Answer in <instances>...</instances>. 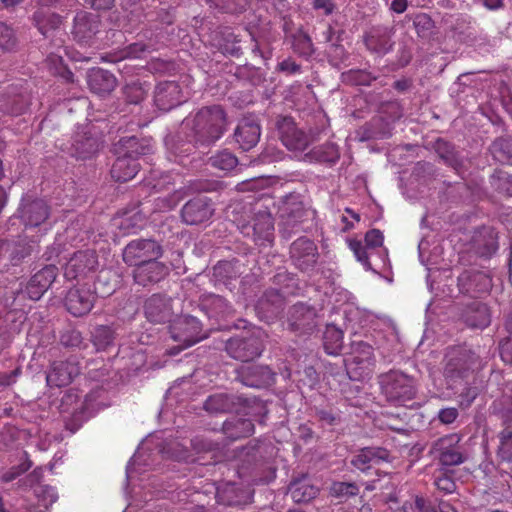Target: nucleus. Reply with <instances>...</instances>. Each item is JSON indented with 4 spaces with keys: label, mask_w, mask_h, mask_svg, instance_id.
<instances>
[{
    "label": "nucleus",
    "mask_w": 512,
    "mask_h": 512,
    "mask_svg": "<svg viewBox=\"0 0 512 512\" xmlns=\"http://www.w3.org/2000/svg\"><path fill=\"white\" fill-rule=\"evenodd\" d=\"M226 125V113L220 105L204 106L183 122V128L191 131L190 142L194 145L215 143L223 136Z\"/></svg>",
    "instance_id": "1"
},
{
    "label": "nucleus",
    "mask_w": 512,
    "mask_h": 512,
    "mask_svg": "<svg viewBox=\"0 0 512 512\" xmlns=\"http://www.w3.org/2000/svg\"><path fill=\"white\" fill-rule=\"evenodd\" d=\"M245 216L235 218L241 234L250 238L258 246H268L274 241V222L271 213L266 207L256 203L254 206L244 207Z\"/></svg>",
    "instance_id": "2"
},
{
    "label": "nucleus",
    "mask_w": 512,
    "mask_h": 512,
    "mask_svg": "<svg viewBox=\"0 0 512 512\" xmlns=\"http://www.w3.org/2000/svg\"><path fill=\"white\" fill-rule=\"evenodd\" d=\"M265 333L261 328L252 327L226 341L227 354L238 361L249 362L261 356L264 351Z\"/></svg>",
    "instance_id": "3"
},
{
    "label": "nucleus",
    "mask_w": 512,
    "mask_h": 512,
    "mask_svg": "<svg viewBox=\"0 0 512 512\" xmlns=\"http://www.w3.org/2000/svg\"><path fill=\"white\" fill-rule=\"evenodd\" d=\"M204 409L209 413H243L253 415L254 411L264 409V406L256 397H245L243 395L216 393L210 395L205 403Z\"/></svg>",
    "instance_id": "4"
},
{
    "label": "nucleus",
    "mask_w": 512,
    "mask_h": 512,
    "mask_svg": "<svg viewBox=\"0 0 512 512\" xmlns=\"http://www.w3.org/2000/svg\"><path fill=\"white\" fill-rule=\"evenodd\" d=\"M379 383L386 400L394 405H403L416 395L414 379L400 371H389L381 375Z\"/></svg>",
    "instance_id": "5"
},
{
    "label": "nucleus",
    "mask_w": 512,
    "mask_h": 512,
    "mask_svg": "<svg viewBox=\"0 0 512 512\" xmlns=\"http://www.w3.org/2000/svg\"><path fill=\"white\" fill-rule=\"evenodd\" d=\"M169 331L171 338L179 343L178 346L169 350L170 355H176L206 338V334L202 331L201 322L191 315H184L175 319L169 326Z\"/></svg>",
    "instance_id": "6"
},
{
    "label": "nucleus",
    "mask_w": 512,
    "mask_h": 512,
    "mask_svg": "<svg viewBox=\"0 0 512 512\" xmlns=\"http://www.w3.org/2000/svg\"><path fill=\"white\" fill-rule=\"evenodd\" d=\"M103 143L102 134L92 124H85L73 134L69 152L78 160H89L99 153Z\"/></svg>",
    "instance_id": "7"
},
{
    "label": "nucleus",
    "mask_w": 512,
    "mask_h": 512,
    "mask_svg": "<svg viewBox=\"0 0 512 512\" xmlns=\"http://www.w3.org/2000/svg\"><path fill=\"white\" fill-rule=\"evenodd\" d=\"M474 364V354L462 347H453L446 354L444 376L450 388L454 389L457 383L465 381Z\"/></svg>",
    "instance_id": "8"
},
{
    "label": "nucleus",
    "mask_w": 512,
    "mask_h": 512,
    "mask_svg": "<svg viewBox=\"0 0 512 512\" xmlns=\"http://www.w3.org/2000/svg\"><path fill=\"white\" fill-rule=\"evenodd\" d=\"M99 268L98 255L95 250H79L74 252L64 266V277L67 280L94 279Z\"/></svg>",
    "instance_id": "9"
},
{
    "label": "nucleus",
    "mask_w": 512,
    "mask_h": 512,
    "mask_svg": "<svg viewBox=\"0 0 512 512\" xmlns=\"http://www.w3.org/2000/svg\"><path fill=\"white\" fill-rule=\"evenodd\" d=\"M292 264L303 273L314 270L319 252L315 242L307 237H300L292 242L289 249Z\"/></svg>",
    "instance_id": "10"
},
{
    "label": "nucleus",
    "mask_w": 512,
    "mask_h": 512,
    "mask_svg": "<svg viewBox=\"0 0 512 512\" xmlns=\"http://www.w3.org/2000/svg\"><path fill=\"white\" fill-rule=\"evenodd\" d=\"M162 246L153 239H135L123 250V261L129 266H137L153 258H160Z\"/></svg>",
    "instance_id": "11"
},
{
    "label": "nucleus",
    "mask_w": 512,
    "mask_h": 512,
    "mask_svg": "<svg viewBox=\"0 0 512 512\" xmlns=\"http://www.w3.org/2000/svg\"><path fill=\"white\" fill-rule=\"evenodd\" d=\"M96 298V291L91 286H75L67 292L64 304L70 314L81 317L92 310Z\"/></svg>",
    "instance_id": "12"
},
{
    "label": "nucleus",
    "mask_w": 512,
    "mask_h": 512,
    "mask_svg": "<svg viewBox=\"0 0 512 512\" xmlns=\"http://www.w3.org/2000/svg\"><path fill=\"white\" fill-rule=\"evenodd\" d=\"M459 290L473 298L486 295L492 288V279L478 270H465L458 276Z\"/></svg>",
    "instance_id": "13"
},
{
    "label": "nucleus",
    "mask_w": 512,
    "mask_h": 512,
    "mask_svg": "<svg viewBox=\"0 0 512 512\" xmlns=\"http://www.w3.org/2000/svg\"><path fill=\"white\" fill-rule=\"evenodd\" d=\"M213 214V203L205 196L190 199L181 209V219L187 225H199L207 222Z\"/></svg>",
    "instance_id": "14"
},
{
    "label": "nucleus",
    "mask_w": 512,
    "mask_h": 512,
    "mask_svg": "<svg viewBox=\"0 0 512 512\" xmlns=\"http://www.w3.org/2000/svg\"><path fill=\"white\" fill-rule=\"evenodd\" d=\"M237 379L251 388H266L274 384L275 373L266 365L250 364L237 370Z\"/></svg>",
    "instance_id": "15"
},
{
    "label": "nucleus",
    "mask_w": 512,
    "mask_h": 512,
    "mask_svg": "<svg viewBox=\"0 0 512 512\" xmlns=\"http://www.w3.org/2000/svg\"><path fill=\"white\" fill-rule=\"evenodd\" d=\"M80 374V366L76 360H58L50 365L46 376L47 384L50 387H65Z\"/></svg>",
    "instance_id": "16"
},
{
    "label": "nucleus",
    "mask_w": 512,
    "mask_h": 512,
    "mask_svg": "<svg viewBox=\"0 0 512 512\" xmlns=\"http://www.w3.org/2000/svg\"><path fill=\"white\" fill-rule=\"evenodd\" d=\"M185 101L182 88L176 81L159 82L155 87L154 103L161 111H170Z\"/></svg>",
    "instance_id": "17"
},
{
    "label": "nucleus",
    "mask_w": 512,
    "mask_h": 512,
    "mask_svg": "<svg viewBox=\"0 0 512 512\" xmlns=\"http://www.w3.org/2000/svg\"><path fill=\"white\" fill-rule=\"evenodd\" d=\"M279 138L289 150L303 151L309 144V137L297 128L291 117H283L277 122Z\"/></svg>",
    "instance_id": "18"
},
{
    "label": "nucleus",
    "mask_w": 512,
    "mask_h": 512,
    "mask_svg": "<svg viewBox=\"0 0 512 512\" xmlns=\"http://www.w3.org/2000/svg\"><path fill=\"white\" fill-rule=\"evenodd\" d=\"M57 275V266L53 264L44 266L41 270L31 276L22 293H24L30 300H39L55 281Z\"/></svg>",
    "instance_id": "19"
},
{
    "label": "nucleus",
    "mask_w": 512,
    "mask_h": 512,
    "mask_svg": "<svg viewBox=\"0 0 512 512\" xmlns=\"http://www.w3.org/2000/svg\"><path fill=\"white\" fill-rule=\"evenodd\" d=\"M158 259L159 258H153L135 266L133 278L137 284L145 287L150 284L158 283L169 274L167 265L158 261Z\"/></svg>",
    "instance_id": "20"
},
{
    "label": "nucleus",
    "mask_w": 512,
    "mask_h": 512,
    "mask_svg": "<svg viewBox=\"0 0 512 512\" xmlns=\"http://www.w3.org/2000/svg\"><path fill=\"white\" fill-rule=\"evenodd\" d=\"M19 213L26 227H38L48 219L50 207L42 199H23Z\"/></svg>",
    "instance_id": "21"
},
{
    "label": "nucleus",
    "mask_w": 512,
    "mask_h": 512,
    "mask_svg": "<svg viewBox=\"0 0 512 512\" xmlns=\"http://www.w3.org/2000/svg\"><path fill=\"white\" fill-rule=\"evenodd\" d=\"M146 318L153 323H165L173 315L172 299L163 294H153L144 306Z\"/></svg>",
    "instance_id": "22"
},
{
    "label": "nucleus",
    "mask_w": 512,
    "mask_h": 512,
    "mask_svg": "<svg viewBox=\"0 0 512 512\" xmlns=\"http://www.w3.org/2000/svg\"><path fill=\"white\" fill-rule=\"evenodd\" d=\"M390 452L383 447H364L357 451L351 459V465L356 469L366 472L373 465L382 462H391Z\"/></svg>",
    "instance_id": "23"
},
{
    "label": "nucleus",
    "mask_w": 512,
    "mask_h": 512,
    "mask_svg": "<svg viewBox=\"0 0 512 512\" xmlns=\"http://www.w3.org/2000/svg\"><path fill=\"white\" fill-rule=\"evenodd\" d=\"M33 251L30 243L24 239L18 241L4 240L0 242V263L7 261L5 265H19Z\"/></svg>",
    "instance_id": "24"
},
{
    "label": "nucleus",
    "mask_w": 512,
    "mask_h": 512,
    "mask_svg": "<svg viewBox=\"0 0 512 512\" xmlns=\"http://www.w3.org/2000/svg\"><path fill=\"white\" fill-rule=\"evenodd\" d=\"M316 312L304 303L294 304L289 311V327L292 331L305 333L316 325Z\"/></svg>",
    "instance_id": "25"
},
{
    "label": "nucleus",
    "mask_w": 512,
    "mask_h": 512,
    "mask_svg": "<svg viewBox=\"0 0 512 512\" xmlns=\"http://www.w3.org/2000/svg\"><path fill=\"white\" fill-rule=\"evenodd\" d=\"M100 20L98 15L79 12L74 18L73 35L81 43H88L98 32Z\"/></svg>",
    "instance_id": "26"
},
{
    "label": "nucleus",
    "mask_w": 512,
    "mask_h": 512,
    "mask_svg": "<svg viewBox=\"0 0 512 512\" xmlns=\"http://www.w3.org/2000/svg\"><path fill=\"white\" fill-rule=\"evenodd\" d=\"M39 7L32 15V22L38 31L45 37L59 29L62 16L44 5V0H38Z\"/></svg>",
    "instance_id": "27"
},
{
    "label": "nucleus",
    "mask_w": 512,
    "mask_h": 512,
    "mask_svg": "<svg viewBox=\"0 0 512 512\" xmlns=\"http://www.w3.org/2000/svg\"><path fill=\"white\" fill-rule=\"evenodd\" d=\"M87 84L92 93L104 97L116 88L117 79L107 70L92 68L87 73Z\"/></svg>",
    "instance_id": "28"
},
{
    "label": "nucleus",
    "mask_w": 512,
    "mask_h": 512,
    "mask_svg": "<svg viewBox=\"0 0 512 512\" xmlns=\"http://www.w3.org/2000/svg\"><path fill=\"white\" fill-rule=\"evenodd\" d=\"M153 145L150 139H139L135 136L122 137L115 144V153L129 158H135L151 153Z\"/></svg>",
    "instance_id": "29"
},
{
    "label": "nucleus",
    "mask_w": 512,
    "mask_h": 512,
    "mask_svg": "<svg viewBox=\"0 0 512 512\" xmlns=\"http://www.w3.org/2000/svg\"><path fill=\"white\" fill-rule=\"evenodd\" d=\"M261 135L260 125L251 119H242L236 130L235 138L240 147L248 151L252 149L259 142Z\"/></svg>",
    "instance_id": "30"
},
{
    "label": "nucleus",
    "mask_w": 512,
    "mask_h": 512,
    "mask_svg": "<svg viewBox=\"0 0 512 512\" xmlns=\"http://www.w3.org/2000/svg\"><path fill=\"white\" fill-rule=\"evenodd\" d=\"M364 44L371 53L384 55L392 47L387 29L373 27L364 35Z\"/></svg>",
    "instance_id": "31"
},
{
    "label": "nucleus",
    "mask_w": 512,
    "mask_h": 512,
    "mask_svg": "<svg viewBox=\"0 0 512 512\" xmlns=\"http://www.w3.org/2000/svg\"><path fill=\"white\" fill-rule=\"evenodd\" d=\"M222 432L229 440L236 441L253 435L255 426L250 419L232 417L223 423Z\"/></svg>",
    "instance_id": "32"
},
{
    "label": "nucleus",
    "mask_w": 512,
    "mask_h": 512,
    "mask_svg": "<svg viewBox=\"0 0 512 512\" xmlns=\"http://www.w3.org/2000/svg\"><path fill=\"white\" fill-rule=\"evenodd\" d=\"M201 309L210 319L222 320L228 318L233 309L225 298L219 295H208L201 300Z\"/></svg>",
    "instance_id": "33"
},
{
    "label": "nucleus",
    "mask_w": 512,
    "mask_h": 512,
    "mask_svg": "<svg viewBox=\"0 0 512 512\" xmlns=\"http://www.w3.org/2000/svg\"><path fill=\"white\" fill-rule=\"evenodd\" d=\"M140 164L135 158L118 155L114 161L110 174L116 182H128L139 172Z\"/></svg>",
    "instance_id": "34"
},
{
    "label": "nucleus",
    "mask_w": 512,
    "mask_h": 512,
    "mask_svg": "<svg viewBox=\"0 0 512 512\" xmlns=\"http://www.w3.org/2000/svg\"><path fill=\"white\" fill-rule=\"evenodd\" d=\"M288 491L294 502L306 503L318 495L319 488L310 483L307 475H303L301 478L293 479L290 482Z\"/></svg>",
    "instance_id": "35"
},
{
    "label": "nucleus",
    "mask_w": 512,
    "mask_h": 512,
    "mask_svg": "<svg viewBox=\"0 0 512 512\" xmlns=\"http://www.w3.org/2000/svg\"><path fill=\"white\" fill-rule=\"evenodd\" d=\"M219 35V49L224 55L232 57H240L242 55L241 43L243 38L241 35L235 34L230 27L221 28Z\"/></svg>",
    "instance_id": "36"
},
{
    "label": "nucleus",
    "mask_w": 512,
    "mask_h": 512,
    "mask_svg": "<svg viewBox=\"0 0 512 512\" xmlns=\"http://www.w3.org/2000/svg\"><path fill=\"white\" fill-rule=\"evenodd\" d=\"M465 322L472 328L483 329L490 324V312L486 304L473 302L465 312Z\"/></svg>",
    "instance_id": "37"
},
{
    "label": "nucleus",
    "mask_w": 512,
    "mask_h": 512,
    "mask_svg": "<svg viewBox=\"0 0 512 512\" xmlns=\"http://www.w3.org/2000/svg\"><path fill=\"white\" fill-rule=\"evenodd\" d=\"M323 346L329 355L340 354L343 347V332L335 327H328L324 333Z\"/></svg>",
    "instance_id": "38"
},
{
    "label": "nucleus",
    "mask_w": 512,
    "mask_h": 512,
    "mask_svg": "<svg viewBox=\"0 0 512 512\" xmlns=\"http://www.w3.org/2000/svg\"><path fill=\"white\" fill-rule=\"evenodd\" d=\"M359 492V486L354 482L334 481L329 488L330 496L340 501H345L351 497L357 496Z\"/></svg>",
    "instance_id": "39"
},
{
    "label": "nucleus",
    "mask_w": 512,
    "mask_h": 512,
    "mask_svg": "<svg viewBox=\"0 0 512 512\" xmlns=\"http://www.w3.org/2000/svg\"><path fill=\"white\" fill-rule=\"evenodd\" d=\"M147 93V83H142L139 80L131 81L127 83L123 88V94L126 101L131 104H139L146 98Z\"/></svg>",
    "instance_id": "40"
},
{
    "label": "nucleus",
    "mask_w": 512,
    "mask_h": 512,
    "mask_svg": "<svg viewBox=\"0 0 512 512\" xmlns=\"http://www.w3.org/2000/svg\"><path fill=\"white\" fill-rule=\"evenodd\" d=\"M312 153L317 161L331 165L335 164L340 158L339 147L332 142L314 148Z\"/></svg>",
    "instance_id": "41"
},
{
    "label": "nucleus",
    "mask_w": 512,
    "mask_h": 512,
    "mask_svg": "<svg viewBox=\"0 0 512 512\" xmlns=\"http://www.w3.org/2000/svg\"><path fill=\"white\" fill-rule=\"evenodd\" d=\"M210 8L222 13L238 14L246 10L248 0H206Z\"/></svg>",
    "instance_id": "42"
},
{
    "label": "nucleus",
    "mask_w": 512,
    "mask_h": 512,
    "mask_svg": "<svg viewBox=\"0 0 512 512\" xmlns=\"http://www.w3.org/2000/svg\"><path fill=\"white\" fill-rule=\"evenodd\" d=\"M341 77L344 83L362 86H369L377 79V76H374L371 72L362 69H350L343 72Z\"/></svg>",
    "instance_id": "43"
},
{
    "label": "nucleus",
    "mask_w": 512,
    "mask_h": 512,
    "mask_svg": "<svg viewBox=\"0 0 512 512\" xmlns=\"http://www.w3.org/2000/svg\"><path fill=\"white\" fill-rule=\"evenodd\" d=\"M209 164L215 169L228 172L238 165V159L233 153L223 150L211 156Z\"/></svg>",
    "instance_id": "44"
},
{
    "label": "nucleus",
    "mask_w": 512,
    "mask_h": 512,
    "mask_svg": "<svg viewBox=\"0 0 512 512\" xmlns=\"http://www.w3.org/2000/svg\"><path fill=\"white\" fill-rule=\"evenodd\" d=\"M497 456L504 462H512V427H505L498 435Z\"/></svg>",
    "instance_id": "45"
},
{
    "label": "nucleus",
    "mask_w": 512,
    "mask_h": 512,
    "mask_svg": "<svg viewBox=\"0 0 512 512\" xmlns=\"http://www.w3.org/2000/svg\"><path fill=\"white\" fill-rule=\"evenodd\" d=\"M492 187L505 196H512V175L503 170H495L491 176Z\"/></svg>",
    "instance_id": "46"
},
{
    "label": "nucleus",
    "mask_w": 512,
    "mask_h": 512,
    "mask_svg": "<svg viewBox=\"0 0 512 512\" xmlns=\"http://www.w3.org/2000/svg\"><path fill=\"white\" fill-rule=\"evenodd\" d=\"M114 331L109 326L101 325L95 328L92 341L98 351L106 350L114 341Z\"/></svg>",
    "instance_id": "47"
},
{
    "label": "nucleus",
    "mask_w": 512,
    "mask_h": 512,
    "mask_svg": "<svg viewBox=\"0 0 512 512\" xmlns=\"http://www.w3.org/2000/svg\"><path fill=\"white\" fill-rule=\"evenodd\" d=\"M460 437L457 434H450L439 438L433 444V453L437 457L444 455L445 452L450 453L460 449L459 447Z\"/></svg>",
    "instance_id": "48"
},
{
    "label": "nucleus",
    "mask_w": 512,
    "mask_h": 512,
    "mask_svg": "<svg viewBox=\"0 0 512 512\" xmlns=\"http://www.w3.org/2000/svg\"><path fill=\"white\" fill-rule=\"evenodd\" d=\"M490 152L493 157L502 163L511 162L512 159V146L510 142L503 138H498L490 146Z\"/></svg>",
    "instance_id": "49"
},
{
    "label": "nucleus",
    "mask_w": 512,
    "mask_h": 512,
    "mask_svg": "<svg viewBox=\"0 0 512 512\" xmlns=\"http://www.w3.org/2000/svg\"><path fill=\"white\" fill-rule=\"evenodd\" d=\"M218 502L228 506H237L245 502L243 498H248L247 495L239 496L237 488L234 484H227L223 490H217L216 493Z\"/></svg>",
    "instance_id": "50"
},
{
    "label": "nucleus",
    "mask_w": 512,
    "mask_h": 512,
    "mask_svg": "<svg viewBox=\"0 0 512 512\" xmlns=\"http://www.w3.org/2000/svg\"><path fill=\"white\" fill-rule=\"evenodd\" d=\"M111 271L102 270L97 277V281L95 282L94 291H96V295H100L101 297L109 296L115 291V283H112L110 280Z\"/></svg>",
    "instance_id": "51"
},
{
    "label": "nucleus",
    "mask_w": 512,
    "mask_h": 512,
    "mask_svg": "<svg viewBox=\"0 0 512 512\" xmlns=\"http://www.w3.org/2000/svg\"><path fill=\"white\" fill-rule=\"evenodd\" d=\"M60 342L68 348H82L86 346L84 345L81 332L74 328L64 330L60 336Z\"/></svg>",
    "instance_id": "52"
},
{
    "label": "nucleus",
    "mask_w": 512,
    "mask_h": 512,
    "mask_svg": "<svg viewBox=\"0 0 512 512\" xmlns=\"http://www.w3.org/2000/svg\"><path fill=\"white\" fill-rule=\"evenodd\" d=\"M348 246L350 250L354 253L356 259L366 268L369 269L371 264L369 261V256L367 253L368 247L363 245L361 240L358 239H349Z\"/></svg>",
    "instance_id": "53"
},
{
    "label": "nucleus",
    "mask_w": 512,
    "mask_h": 512,
    "mask_svg": "<svg viewBox=\"0 0 512 512\" xmlns=\"http://www.w3.org/2000/svg\"><path fill=\"white\" fill-rule=\"evenodd\" d=\"M213 275L219 281H227L236 277L234 266L230 261H220L213 267Z\"/></svg>",
    "instance_id": "54"
},
{
    "label": "nucleus",
    "mask_w": 512,
    "mask_h": 512,
    "mask_svg": "<svg viewBox=\"0 0 512 512\" xmlns=\"http://www.w3.org/2000/svg\"><path fill=\"white\" fill-rule=\"evenodd\" d=\"M16 46V38L12 28L0 22V48L3 51H11Z\"/></svg>",
    "instance_id": "55"
},
{
    "label": "nucleus",
    "mask_w": 512,
    "mask_h": 512,
    "mask_svg": "<svg viewBox=\"0 0 512 512\" xmlns=\"http://www.w3.org/2000/svg\"><path fill=\"white\" fill-rule=\"evenodd\" d=\"M294 51L302 56H310L313 53V43L306 34L295 37L293 42Z\"/></svg>",
    "instance_id": "56"
},
{
    "label": "nucleus",
    "mask_w": 512,
    "mask_h": 512,
    "mask_svg": "<svg viewBox=\"0 0 512 512\" xmlns=\"http://www.w3.org/2000/svg\"><path fill=\"white\" fill-rule=\"evenodd\" d=\"M182 200V193L175 191L174 193L156 200V206L160 210H172Z\"/></svg>",
    "instance_id": "57"
},
{
    "label": "nucleus",
    "mask_w": 512,
    "mask_h": 512,
    "mask_svg": "<svg viewBox=\"0 0 512 512\" xmlns=\"http://www.w3.org/2000/svg\"><path fill=\"white\" fill-rule=\"evenodd\" d=\"M436 150L440 157L445 160V162H447L450 165L454 164V148L450 143L443 140H439L436 142Z\"/></svg>",
    "instance_id": "58"
},
{
    "label": "nucleus",
    "mask_w": 512,
    "mask_h": 512,
    "mask_svg": "<svg viewBox=\"0 0 512 512\" xmlns=\"http://www.w3.org/2000/svg\"><path fill=\"white\" fill-rule=\"evenodd\" d=\"M414 26L419 35L431 30L434 26L433 20L426 13L416 15L414 19Z\"/></svg>",
    "instance_id": "59"
},
{
    "label": "nucleus",
    "mask_w": 512,
    "mask_h": 512,
    "mask_svg": "<svg viewBox=\"0 0 512 512\" xmlns=\"http://www.w3.org/2000/svg\"><path fill=\"white\" fill-rule=\"evenodd\" d=\"M438 460L444 466H455L463 463L465 457L459 449L450 453L445 452L444 455L438 457Z\"/></svg>",
    "instance_id": "60"
},
{
    "label": "nucleus",
    "mask_w": 512,
    "mask_h": 512,
    "mask_svg": "<svg viewBox=\"0 0 512 512\" xmlns=\"http://www.w3.org/2000/svg\"><path fill=\"white\" fill-rule=\"evenodd\" d=\"M384 242L383 233L379 229H371L365 234V245L368 248L381 247Z\"/></svg>",
    "instance_id": "61"
},
{
    "label": "nucleus",
    "mask_w": 512,
    "mask_h": 512,
    "mask_svg": "<svg viewBox=\"0 0 512 512\" xmlns=\"http://www.w3.org/2000/svg\"><path fill=\"white\" fill-rule=\"evenodd\" d=\"M434 483L439 490L445 492L446 494L453 493L456 489L454 480L444 473L437 476Z\"/></svg>",
    "instance_id": "62"
},
{
    "label": "nucleus",
    "mask_w": 512,
    "mask_h": 512,
    "mask_svg": "<svg viewBox=\"0 0 512 512\" xmlns=\"http://www.w3.org/2000/svg\"><path fill=\"white\" fill-rule=\"evenodd\" d=\"M478 395V389L474 386H468L460 393V405L469 407Z\"/></svg>",
    "instance_id": "63"
},
{
    "label": "nucleus",
    "mask_w": 512,
    "mask_h": 512,
    "mask_svg": "<svg viewBox=\"0 0 512 512\" xmlns=\"http://www.w3.org/2000/svg\"><path fill=\"white\" fill-rule=\"evenodd\" d=\"M414 512H437L431 503L422 496H416L414 506L411 508Z\"/></svg>",
    "instance_id": "64"
}]
</instances>
